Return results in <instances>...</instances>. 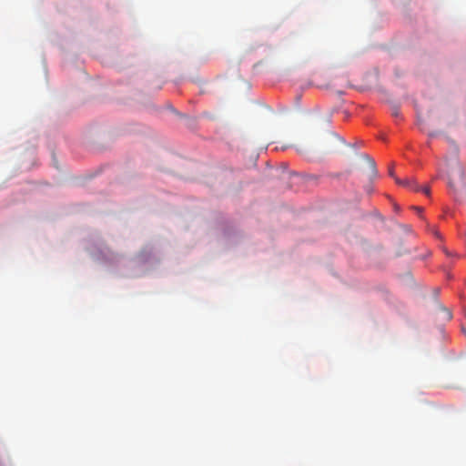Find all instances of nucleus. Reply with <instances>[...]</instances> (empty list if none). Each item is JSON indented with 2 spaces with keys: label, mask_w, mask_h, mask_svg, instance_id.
<instances>
[{
  "label": "nucleus",
  "mask_w": 466,
  "mask_h": 466,
  "mask_svg": "<svg viewBox=\"0 0 466 466\" xmlns=\"http://www.w3.org/2000/svg\"><path fill=\"white\" fill-rule=\"evenodd\" d=\"M463 168L460 164L452 167L449 171V182L448 185L451 188L454 189L455 186L462 182Z\"/></svg>",
  "instance_id": "nucleus-1"
},
{
  "label": "nucleus",
  "mask_w": 466,
  "mask_h": 466,
  "mask_svg": "<svg viewBox=\"0 0 466 466\" xmlns=\"http://www.w3.org/2000/svg\"><path fill=\"white\" fill-rule=\"evenodd\" d=\"M415 126L422 132H427L430 137L436 136L438 132L433 130L436 126L432 118H417Z\"/></svg>",
  "instance_id": "nucleus-2"
},
{
  "label": "nucleus",
  "mask_w": 466,
  "mask_h": 466,
  "mask_svg": "<svg viewBox=\"0 0 466 466\" xmlns=\"http://www.w3.org/2000/svg\"><path fill=\"white\" fill-rule=\"evenodd\" d=\"M254 113L257 115H260V116H268V115L273 114L274 111L269 106H268L264 103H258L256 105Z\"/></svg>",
  "instance_id": "nucleus-3"
},
{
  "label": "nucleus",
  "mask_w": 466,
  "mask_h": 466,
  "mask_svg": "<svg viewBox=\"0 0 466 466\" xmlns=\"http://www.w3.org/2000/svg\"><path fill=\"white\" fill-rule=\"evenodd\" d=\"M394 178L398 184H401L405 187H408L409 188H410L412 190L419 191V189H420V186L412 179H406L404 181H401L397 177H394Z\"/></svg>",
  "instance_id": "nucleus-4"
},
{
  "label": "nucleus",
  "mask_w": 466,
  "mask_h": 466,
  "mask_svg": "<svg viewBox=\"0 0 466 466\" xmlns=\"http://www.w3.org/2000/svg\"><path fill=\"white\" fill-rule=\"evenodd\" d=\"M362 157L369 163V165H370V167L371 168L372 174L376 175L377 174V169H376V163H375V161L371 157H370L368 155H363Z\"/></svg>",
  "instance_id": "nucleus-5"
},
{
  "label": "nucleus",
  "mask_w": 466,
  "mask_h": 466,
  "mask_svg": "<svg viewBox=\"0 0 466 466\" xmlns=\"http://www.w3.org/2000/svg\"><path fill=\"white\" fill-rule=\"evenodd\" d=\"M334 114H340V115H350V113L347 111V109L341 107V108H336L330 112V115Z\"/></svg>",
  "instance_id": "nucleus-6"
},
{
  "label": "nucleus",
  "mask_w": 466,
  "mask_h": 466,
  "mask_svg": "<svg viewBox=\"0 0 466 466\" xmlns=\"http://www.w3.org/2000/svg\"><path fill=\"white\" fill-rule=\"evenodd\" d=\"M166 112L165 114H167V115H177V111L176 109L172 106H167V108H166Z\"/></svg>",
  "instance_id": "nucleus-7"
},
{
  "label": "nucleus",
  "mask_w": 466,
  "mask_h": 466,
  "mask_svg": "<svg viewBox=\"0 0 466 466\" xmlns=\"http://www.w3.org/2000/svg\"><path fill=\"white\" fill-rule=\"evenodd\" d=\"M289 110L287 108V107H280L279 111L278 112V114L279 115H287V114H289Z\"/></svg>",
  "instance_id": "nucleus-8"
},
{
  "label": "nucleus",
  "mask_w": 466,
  "mask_h": 466,
  "mask_svg": "<svg viewBox=\"0 0 466 466\" xmlns=\"http://www.w3.org/2000/svg\"><path fill=\"white\" fill-rule=\"evenodd\" d=\"M419 190H421L424 194L426 195H429L430 194V187H420V189Z\"/></svg>",
  "instance_id": "nucleus-9"
},
{
  "label": "nucleus",
  "mask_w": 466,
  "mask_h": 466,
  "mask_svg": "<svg viewBox=\"0 0 466 466\" xmlns=\"http://www.w3.org/2000/svg\"><path fill=\"white\" fill-rule=\"evenodd\" d=\"M389 175L392 177H394V170H393V166H390L389 167Z\"/></svg>",
  "instance_id": "nucleus-10"
},
{
  "label": "nucleus",
  "mask_w": 466,
  "mask_h": 466,
  "mask_svg": "<svg viewBox=\"0 0 466 466\" xmlns=\"http://www.w3.org/2000/svg\"><path fill=\"white\" fill-rule=\"evenodd\" d=\"M332 135L338 138L339 140L342 141V138L340 137H339L336 133H332Z\"/></svg>",
  "instance_id": "nucleus-11"
},
{
  "label": "nucleus",
  "mask_w": 466,
  "mask_h": 466,
  "mask_svg": "<svg viewBox=\"0 0 466 466\" xmlns=\"http://www.w3.org/2000/svg\"><path fill=\"white\" fill-rule=\"evenodd\" d=\"M431 230L437 237H439V232L437 230H435L434 228H432Z\"/></svg>",
  "instance_id": "nucleus-12"
},
{
  "label": "nucleus",
  "mask_w": 466,
  "mask_h": 466,
  "mask_svg": "<svg viewBox=\"0 0 466 466\" xmlns=\"http://www.w3.org/2000/svg\"><path fill=\"white\" fill-rule=\"evenodd\" d=\"M414 208H415L416 210H418L419 212H420V211H421V208H417V207H415Z\"/></svg>",
  "instance_id": "nucleus-13"
},
{
  "label": "nucleus",
  "mask_w": 466,
  "mask_h": 466,
  "mask_svg": "<svg viewBox=\"0 0 466 466\" xmlns=\"http://www.w3.org/2000/svg\"><path fill=\"white\" fill-rule=\"evenodd\" d=\"M447 314H448V318L451 319V312H447Z\"/></svg>",
  "instance_id": "nucleus-14"
},
{
  "label": "nucleus",
  "mask_w": 466,
  "mask_h": 466,
  "mask_svg": "<svg viewBox=\"0 0 466 466\" xmlns=\"http://www.w3.org/2000/svg\"><path fill=\"white\" fill-rule=\"evenodd\" d=\"M462 331L464 332V334L466 335V329H462Z\"/></svg>",
  "instance_id": "nucleus-15"
}]
</instances>
